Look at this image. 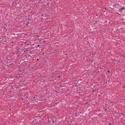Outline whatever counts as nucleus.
Instances as JSON below:
<instances>
[{
	"instance_id": "nucleus-8",
	"label": "nucleus",
	"mask_w": 125,
	"mask_h": 125,
	"mask_svg": "<svg viewBox=\"0 0 125 125\" xmlns=\"http://www.w3.org/2000/svg\"><path fill=\"white\" fill-rule=\"evenodd\" d=\"M37 46H39V45H37Z\"/></svg>"
},
{
	"instance_id": "nucleus-14",
	"label": "nucleus",
	"mask_w": 125,
	"mask_h": 125,
	"mask_svg": "<svg viewBox=\"0 0 125 125\" xmlns=\"http://www.w3.org/2000/svg\"><path fill=\"white\" fill-rule=\"evenodd\" d=\"M116 13H118L117 12H116Z\"/></svg>"
},
{
	"instance_id": "nucleus-13",
	"label": "nucleus",
	"mask_w": 125,
	"mask_h": 125,
	"mask_svg": "<svg viewBox=\"0 0 125 125\" xmlns=\"http://www.w3.org/2000/svg\"><path fill=\"white\" fill-rule=\"evenodd\" d=\"M62 90H63V89H61Z\"/></svg>"
},
{
	"instance_id": "nucleus-7",
	"label": "nucleus",
	"mask_w": 125,
	"mask_h": 125,
	"mask_svg": "<svg viewBox=\"0 0 125 125\" xmlns=\"http://www.w3.org/2000/svg\"><path fill=\"white\" fill-rule=\"evenodd\" d=\"M93 55H95V54H94V53H93L92 54Z\"/></svg>"
},
{
	"instance_id": "nucleus-12",
	"label": "nucleus",
	"mask_w": 125,
	"mask_h": 125,
	"mask_svg": "<svg viewBox=\"0 0 125 125\" xmlns=\"http://www.w3.org/2000/svg\"><path fill=\"white\" fill-rule=\"evenodd\" d=\"M99 71H98V73H99Z\"/></svg>"
},
{
	"instance_id": "nucleus-15",
	"label": "nucleus",
	"mask_w": 125,
	"mask_h": 125,
	"mask_svg": "<svg viewBox=\"0 0 125 125\" xmlns=\"http://www.w3.org/2000/svg\"><path fill=\"white\" fill-rule=\"evenodd\" d=\"M37 36L38 37V35H37Z\"/></svg>"
},
{
	"instance_id": "nucleus-1",
	"label": "nucleus",
	"mask_w": 125,
	"mask_h": 125,
	"mask_svg": "<svg viewBox=\"0 0 125 125\" xmlns=\"http://www.w3.org/2000/svg\"><path fill=\"white\" fill-rule=\"evenodd\" d=\"M125 9V7H123L119 9V11H120V12H121L122 10H123V9Z\"/></svg>"
},
{
	"instance_id": "nucleus-11",
	"label": "nucleus",
	"mask_w": 125,
	"mask_h": 125,
	"mask_svg": "<svg viewBox=\"0 0 125 125\" xmlns=\"http://www.w3.org/2000/svg\"><path fill=\"white\" fill-rule=\"evenodd\" d=\"M60 86H62V85H60Z\"/></svg>"
},
{
	"instance_id": "nucleus-4",
	"label": "nucleus",
	"mask_w": 125,
	"mask_h": 125,
	"mask_svg": "<svg viewBox=\"0 0 125 125\" xmlns=\"http://www.w3.org/2000/svg\"><path fill=\"white\" fill-rule=\"evenodd\" d=\"M107 72H108V73H109V70H108V71H107Z\"/></svg>"
},
{
	"instance_id": "nucleus-9",
	"label": "nucleus",
	"mask_w": 125,
	"mask_h": 125,
	"mask_svg": "<svg viewBox=\"0 0 125 125\" xmlns=\"http://www.w3.org/2000/svg\"><path fill=\"white\" fill-rule=\"evenodd\" d=\"M26 97L27 98H28V97L27 96H26Z\"/></svg>"
},
{
	"instance_id": "nucleus-6",
	"label": "nucleus",
	"mask_w": 125,
	"mask_h": 125,
	"mask_svg": "<svg viewBox=\"0 0 125 125\" xmlns=\"http://www.w3.org/2000/svg\"><path fill=\"white\" fill-rule=\"evenodd\" d=\"M104 9H105L106 10V8L104 7Z\"/></svg>"
},
{
	"instance_id": "nucleus-3",
	"label": "nucleus",
	"mask_w": 125,
	"mask_h": 125,
	"mask_svg": "<svg viewBox=\"0 0 125 125\" xmlns=\"http://www.w3.org/2000/svg\"><path fill=\"white\" fill-rule=\"evenodd\" d=\"M39 60V59H37V61H38Z\"/></svg>"
},
{
	"instance_id": "nucleus-16",
	"label": "nucleus",
	"mask_w": 125,
	"mask_h": 125,
	"mask_svg": "<svg viewBox=\"0 0 125 125\" xmlns=\"http://www.w3.org/2000/svg\"><path fill=\"white\" fill-rule=\"evenodd\" d=\"M8 60H9V59H8Z\"/></svg>"
},
{
	"instance_id": "nucleus-17",
	"label": "nucleus",
	"mask_w": 125,
	"mask_h": 125,
	"mask_svg": "<svg viewBox=\"0 0 125 125\" xmlns=\"http://www.w3.org/2000/svg\"><path fill=\"white\" fill-rule=\"evenodd\" d=\"M114 61H115V59H114Z\"/></svg>"
},
{
	"instance_id": "nucleus-5",
	"label": "nucleus",
	"mask_w": 125,
	"mask_h": 125,
	"mask_svg": "<svg viewBox=\"0 0 125 125\" xmlns=\"http://www.w3.org/2000/svg\"><path fill=\"white\" fill-rule=\"evenodd\" d=\"M27 51V50H26V51H24V52H26V51Z\"/></svg>"
},
{
	"instance_id": "nucleus-2",
	"label": "nucleus",
	"mask_w": 125,
	"mask_h": 125,
	"mask_svg": "<svg viewBox=\"0 0 125 125\" xmlns=\"http://www.w3.org/2000/svg\"><path fill=\"white\" fill-rule=\"evenodd\" d=\"M52 122L53 124L54 123V120L52 121Z\"/></svg>"
},
{
	"instance_id": "nucleus-10",
	"label": "nucleus",
	"mask_w": 125,
	"mask_h": 125,
	"mask_svg": "<svg viewBox=\"0 0 125 125\" xmlns=\"http://www.w3.org/2000/svg\"><path fill=\"white\" fill-rule=\"evenodd\" d=\"M109 125H111V124H110V123H109Z\"/></svg>"
}]
</instances>
